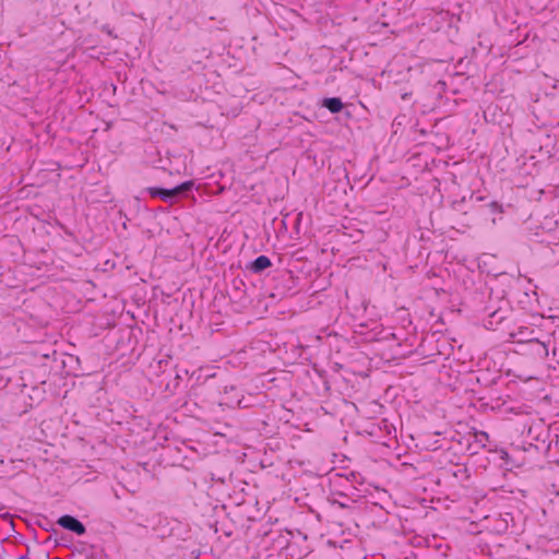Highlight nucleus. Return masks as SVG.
Here are the masks:
<instances>
[{
  "label": "nucleus",
  "mask_w": 559,
  "mask_h": 559,
  "mask_svg": "<svg viewBox=\"0 0 559 559\" xmlns=\"http://www.w3.org/2000/svg\"><path fill=\"white\" fill-rule=\"evenodd\" d=\"M57 523L63 528L74 532L80 536L86 532L85 526L78 519L71 515H63L59 518Z\"/></svg>",
  "instance_id": "2"
},
{
  "label": "nucleus",
  "mask_w": 559,
  "mask_h": 559,
  "mask_svg": "<svg viewBox=\"0 0 559 559\" xmlns=\"http://www.w3.org/2000/svg\"><path fill=\"white\" fill-rule=\"evenodd\" d=\"M269 266H271V261L265 255H260L258 257L253 263H252V269L257 272L259 271H263L265 269H267Z\"/></svg>",
  "instance_id": "4"
},
{
  "label": "nucleus",
  "mask_w": 559,
  "mask_h": 559,
  "mask_svg": "<svg viewBox=\"0 0 559 559\" xmlns=\"http://www.w3.org/2000/svg\"><path fill=\"white\" fill-rule=\"evenodd\" d=\"M193 187V181H185L181 185L173 188V189H164V188H156L151 187L147 189L148 194L151 198H159L163 201H171L178 194L190 190Z\"/></svg>",
  "instance_id": "1"
},
{
  "label": "nucleus",
  "mask_w": 559,
  "mask_h": 559,
  "mask_svg": "<svg viewBox=\"0 0 559 559\" xmlns=\"http://www.w3.org/2000/svg\"><path fill=\"white\" fill-rule=\"evenodd\" d=\"M501 459L504 461L508 460V453L506 451H502Z\"/></svg>",
  "instance_id": "5"
},
{
  "label": "nucleus",
  "mask_w": 559,
  "mask_h": 559,
  "mask_svg": "<svg viewBox=\"0 0 559 559\" xmlns=\"http://www.w3.org/2000/svg\"><path fill=\"white\" fill-rule=\"evenodd\" d=\"M323 106L332 114H337L343 109V103L341 98L337 97L325 98L323 100Z\"/></svg>",
  "instance_id": "3"
}]
</instances>
